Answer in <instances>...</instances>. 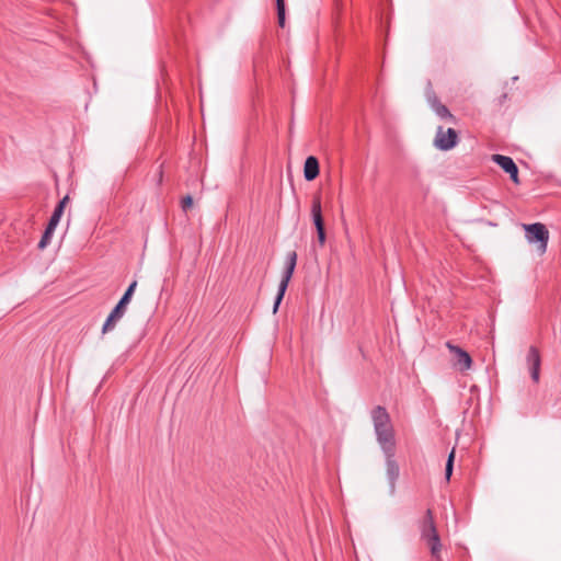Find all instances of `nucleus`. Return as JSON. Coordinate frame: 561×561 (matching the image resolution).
Segmentation results:
<instances>
[{"label": "nucleus", "instance_id": "nucleus-1", "mask_svg": "<svg viewBox=\"0 0 561 561\" xmlns=\"http://www.w3.org/2000/svg\"><path fill=\"white\" fill-rule=\"evenodd\" d=\"M371 420L376 439L381 450L396 449L394 430L391 424L390 415L385 407L377 405L371 411Z\"/></svg>", "mask_w": 561, "mask_h": 561}, {"label": "nucleus", "instance_id": "nucleus-2", "mask_svg": "<svg viewBox=\"0 0 561 561\" xmlns=\"http://www.w3.org/2000/svg\"><path fill=\"white\" fill-rule=\"evenodd\" d=\"M419 529L421 533V539L424 540L430 548L431 556L439 560L440 559V550L442 543L440 538L435 525L434 515L432 510H427L419 522Z\"/></svg>", "mask_w": 561, "mask_h": 561}, {"label": "nucleus", "instance_id": "nucleus-3", "mask_svg": "<svg viewBox=\"0 0 561 561\" xmlns=\"http://www.w3.org/2000/svg\"><path fill=\"white\" fill-rule=\"evenodd\" d=\"M137 287V282L134 280L129 284L124 295L121 297L117 305L113 308L108 317L106 318L103 327H102V333L106 334L111 331H113L116 327V323L124 317L127 306L131 300V297L135 293V289Z\"/></svg>", "mask_w": 561, "mask_h": 561}, {"label": "nucleus", "instance_id": "nucleus-4", "mask_svg": "<svg viewBox=\"0 0 561 561\" xmlns=\"http://www.w3.org/2000/svg\"><path fill=\"white\" fill-rule=\"evenodd\" d=\"M296 264H297V252L296 251L288 252L286 255L285 268H284V272L282 275V279L278 285V291H277V295L274 300V306H273L274 313L277 312L279 305L285 296L289 280L293 277Z\"/></svg>", "mask_w": 561, "mask_h": 561}, {"label": "nucleus", "instance_id": "nucleus-5", "mask_svg": "<svg viewBox=\"0 0 561 561\" xmlns=\"http://www.w3.org/2000/svg\"><path fill=\"white\" fill-rule=\"evenodd\" d=\"M525 229V237L529 243H538L540 253H545L549 240V231L543 224L535 222L523 226Z\"/></svg>", "mask_w": 561, "mask_h": 561}, {"label": "nucleus", "instance_id": "nucleus-6", "mask_svg": "<svg viewBox=\"0 0 561 561\" xmlns=\"http://www.w3.org/2000/svg\"><path fill=\"white\" fill-rule=\"evenodd\" d=\"M385 460H386V474L389 482V491L390 494H394L396 492V482L400 474V468L398 462L394 459L396 449H387L382 450Z\"/></svg>", "mask_w": 561, "mask_h": 561}, {"label": "nucleus", "instance_id": "nucleus-7", "mask_svg": "<svg viewBox=\"0 0 561 561\" xmlns=\"http://www.w3.org/2000/svg\"><path fill=\"white\" fill-rule=\"evenodd\" d=\"M458 142V134L454 128L444 129L442 126L437 128L434 145L436 148L448 151Z\"/></svg>", "mask_w": 561, "mask_h": 561}, {"label": "nucleus", "instance_id": "nucleus-8", "mask_svg": "<svg viewBox=\"0 0 561 561\" xmlns=\"http://www.w3.org/2000/svg\"><path fill=\"white\" fill-rule=\"evenodd\" d=\"M311 215L313 219V224L317 230V238L319 244L322 247L325 243V229L324 221L321 211V201L319 196H314L312 199Z\"/></svg>", "mask_w": 561, "mask_h": 561}, {"label": "nucleus", "instance_id": "nucleus-9", "mask_svg": "<svg viewBox=\"0 0 561 561\" xmlns=\"http://www.w3.org/2000/svg\"><path fill=\"white\" fill-rule=\"evenodd\" d=\"M492 160L510 174L511 180L515 184H519L518 168L511 157L503 154H493Z\"/></svg>", "mask_w": 561, "mask_h": 561}, {"label": "nucleus", "instance_id": "nucleus-10", "mask_svg": "<svg viewBox=\"0 0 561 561\" xmlns=\"http://www.w3.org/2000/svg\"><path fill=\"white\" fill-rule=\"evenodd\" d=\"M526 363L530 371V377L535 382L539 381L541 357L536 346H530L526 356Z\"/></svg>", "mask_w": 561, "mask_h": 561}, {"label": "nucleus", "instance_id": "nucleus-11", "mask_svg": "<svg viewBox=\"0 0 561 561\" xmlns=\"http://www.w3.org/2000/svg\"><path fill=\"white\" fill-rule=\"evenodd\" d=\"M447 347L455 354L456 366L459 370L465 371L471 368L472 359L468 352L459 346L450 344L449 342L447 343Z\"/></svg>", "mask_w": 561, "mask_h": 561}, {"label": "nucleus", "instance_id": "nucleus-12", "mask_svg": "<svg viewBox=\"0 0 561 561\" xmlns=\"http://www.w3.org/2000/svg\"><path fill=\"white\" fill-rule=\"evenodd\" d=\"M319 175V161L316 157L309 156L304 165V176L307 181H313Z\"/></svg>", "mask_w": 561, "mask_h": 561}, {"label": "nucleus", "instance_id": "nucleus-13", "mask_svg": "<svg viewBox=\"0 0 561 561\" xmlns=\"http://www.w3.org/2000/svg\"><path fill=\"white\" fill-rule=\"evenodd\" d=\"M431 106L436 113V115L439 116L440 118H454L449 110L444 104H442L436 98L431 100Z\"/></svg>", "mask_w": 561, "mask_h": 561}, {"label": "nucleus", "instance_id": "nucleus-14", "mask_svg": "<svg viewBox=\"0 0 561 561\" xmlns=\"http://www.w3.org/2000/svg\"><path fill=\"white\" fill-rule=\"evenodd\" d=\"M278 25L285 26V0H276Z\"/></svg>", "mask_w": 561, "mask_h": 561}, {"label": "nucleus", "instance_id": "nucleus-15", "mask_svg": "<svg viewBox=\"0 0 561 561\" xmlns=\"http://www.w3.org/2000/svg\"><path fill=\"white\" fill-rule=\"evenodd\" d=\"M454 460H455V449H453L447 458L446 466H445V478L447 481L450 480V477L453 474L454 470Z\"/></svg>", "mask_w": 561, "mask_h": 561}, {"label": "nucleus", "instance_id": "nucleus-16", "mask_svg": "<svg viewBox=\"0 0 561 561\" xmlns=\"http://www.w3.org/2000/svg\"><path fill=\"white\" fill-rule=\"evenodd\" d=\"M53 233H50L49 231L47 230H44V233L38 242V249L39 250H44L51 241V238H53Z\"/></svg>", "mask_w": 561, "mask_h": 561}, {"label": "nucleus", "instance_id": "nucleus-17", "mask_svg": "<svg viewBox=\"0 0 561 561\" xmlns=\"http://www.w3.org/2000/svg\"><path fill=\"white\" fill-rule=\"evenodd\" d=\"M62 214L64 211H61V206H56L49 218V221L58 225Z\"/></svg>", "mask_w": 561, "mask_h": 561}, {"label": "nucleus", "instance_id": "nucleus-18", "mask_svg": "<svg viewBox=\"0 0 561 561\" xmlns=\"http://www.w3.org/2000/svg\"><path fill=\"white\" fill-rule=\"evenodd\" d=\"M193 205V197L191 195H186L182 198L181 207L184 211H186Z\"/></svg>", "mask_w": 561, "mask_h": 561}, {"label": "nucleus", "instance_id": "nucleus-19", "mask_svg": "<svg viewBox=\"0 0 561 561\" xmlns=\"http://www.w3.org/2000/svg\"><path fill=\"white\" fill-rule=\"evenodd\" d=\"M69 201V197L68 196H65L62 199H60L58 202V204L56 206H61V211L65 210V207H66V204L68 203Z\"/></svg>", "mask_w": 561, "mask_h": 561}, {"label": "nucleus", "instance_id": "nucleus-20", "mask_svg": "<svg viewBox=\"0 0 561 561\" xmlns=\"http://www.w3.org/2000/svg\"><path fill=\"white\" fill-rule=\"evenodd\" d=\"M57 226H58L57 224L48 221L45 230H47V231H49L50 233L54 234L55 229H56Z\"/></svg>", "mask_w": 561, "mask_h": 561}]
</instances>
